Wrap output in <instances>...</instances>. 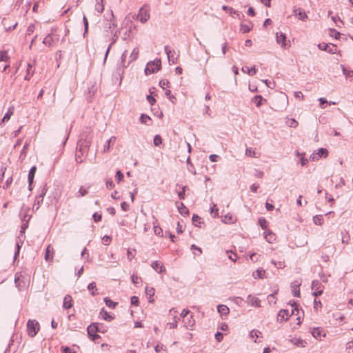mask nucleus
I'll return each mask as SVG.
<instances>
[{
    "label": "nucleus",
    "instance_id": "21",
    "mask_svg": "<svg viewBox=\"0 0 353 353\" xmlns=\"http://www.w3.org/2000/svg\"><path fill=\"white\" fill-rule=\"evenodd\" d=\"M176 204L177 205V208L179 210V213L181 215H188L189 214V210L185 206L183 203L176 202Z\"/></svg>",
    "mask_w": 353,
    "mask_h": 353
},
{
    "label": "nucleus",
    "instance_id": "15",
    "mask_svg": "<svg viewBox=\"0 0 353 353\" xmlns=\"http://www.w3.org/2000/svg\"><path fill=\"white\" fill-rule=\"evenodd\" d=\"M54 250L51 245H48L45 253V260L46 261L52 262L53 260Z\"/></svg>",
    "mask_w": 353,
    "mask_h": 353
},
{
    "label": "nucleus",
    "instance_id": "62",
    "mask_svg": "<svg viewBox=\"0 0 353 353\" xmlns=\"http://www.w3.org/2000/svg\"><path fill=\"white\" fill-rule=\"evenodd\" d=\"M245 154L248 157H255V152L251 148H248L245 150Z\"/></svg>",
    "mask_w": 353,
    "mask_h": 353
},
{
    "label": "nucleus",
    "instance_id": "40",
    "mask_svg": "<svg viewBox=\"0 0 353 353\" xmlns=\"http://www.w3.org/2000/svg\"><path fill=\"white\" fill-rule=\"evenodd\" d=\"M30 219V216H29V218L28 219V220L26 221V222H22V225L21 226V230H20V235L23 237V234H25V231L28 228V222Z\"/></svg>",
    "mask_w": 353,
    "mask_h": 353
},
{
    "label": "nucleus",
    "instance_id": "26",
    "mask_svg": "<svg viewBox=\"0 0 353 353\" xmlns=\"http://www.w3.org/2000/svg\"><path fill=\"white\" fill-rule=\"evenodd\" d=\"M252 102L255 103L256 106V107H260L263 102H266L267 100L263 99V97L261 95H256L254 96L252 99Z\"/></svg>",
    "mask_w": 353,
    "mask_h": 353
},
{
    "label": "nucleus",
    "instance_id": "29",
    "mask_svg": "<svg viewBox=\"0 0 353 353\" xmlns=\"http://www.w3.org/2000/svg\"><path fill=\"white\" fill-rule=\"evenodd\" d=\"M253 28V24L251 21H249L248 24H241L240 30L243 33H247L250 32Z\"/></svg>",
    "mask_w": 353,
    "mask_h": 353
},
{
    "label": "nucleus",
    "instance_id": "23",
    "mask_svg": "<svg viewBox=\"0 0 353 353\" xmlns=\"http://www.w3.org/2000/svg\"><path fill=\"white\" fill-rule=\"evenodd\" d=\"M248 301L250 303L251 305L259 307H261L260 303L261 301L257 297L252 296L249 295L248 296Z\"/></svg>",
    "mask_w": 353,
    "mask_h": 353
},
{
    "label": "nucleus",
    "instance_id": "49",
    "mask_svg": "<svg viewBox=\"0 0 353 353\" xmlns=\"http://www.w3.org/2000/svg\"><path fill=\"white\" fill-rule=\"evenodd\" d=\"M88 193V191L87 189L83 188V187H81L78 193L77 194V197H81L86 195Z\"/></svg>",
    "mask_w": 353,
    "mask_h": 353
},
{
    "label": "nucleus",
    "instance_id": "13",
    "mask_svg": "<svg viewBox=\"0 0 353 353\" xmlns=\"http://www.w3.org/2000/svg\"><path fill=\"white\" fill-rule=\"evenodd\" d=\"M164 49L167 54L168 61L172 64H175L176 63V57H174L175 52L174 50H171L168 46H165Z\"/></svg>",
    "mask_w": 353,
    "mask_h": 353
},
{
    "label": "nucleus",
    "instance_id": "38",
    "mask_svg": "<svg viewBox=\"0 0 353 353\" xmlns=\"http://www.w3.org/2000/svg\"><path fill=\"white\" fill-rule=\"evenodd\" d=\"M341 67L342 68L343 74L346 78L353 77V70H347L343 65H341Z\"/></svg>",
    "mask_w": 353,
    "mask_h": 353
},
{
    "label": "nucleus",
    "instance_id": "51",
    "mask_svg": "<svg viewBox=\"0 0 353 353\" xmlns=\"http://www.w3.org/2000/svg\"><path fill=\"white\" fill-rule=\"evenodd\" d=\"M332 19L336 23V26L338 27H341V25L343 24V22L337 16L332 17Z\"/></svg>",
    "mask_w": 353,
    "mask_h": 353
},
{
    "label": "nucleus",
    "instance_id": "61",
    "mask_svg": "<svg viewBox=\"0 0 353 353\" xmlns=\"http://www.w3.org/2000/svg\"><path fill=\"white\" fill-rule=\"evenodd\" d=\"M169 84L170 82L168 80L163 79L159 81V86L163 89H165V87H168Z\"/></svg>",
    "mask_w": 353,
    "mask_h": 353
},
{
    "label": "nucleus",
    "instance_id": "50",
    "mask_svg": "<svg viewBox=\"0 0 353 353\" xmlns=\"http://www.w3.org/2000/svg\"><path fill=\"white\" fill-rule=\"evenodd\" d=\"M162 143V138L160 135L157 134L154 138V145L155 146H159Z\"/></svg>",
    "mask_w": 353,
    "mask_h": 353
},
{
    "label": "nucleus",
    "instance_id": "64",
    "mask_svg": "<svg viewBox=\"0 0 353 353\" xmlns=\"http://www.w3.org/2000/svg\"><path fill=\"white\" fill-rule=\"evenodd\" d=\"M62 352L63 353H76V352L73 349H71L69 347H63Z\"/></svg>",
    "mask_w": 353,
    "mask_h": 353
},
{
    "label": "nucleus",
    "instance_id": "6",
    "mask_svg": "<svg viewBox=\"0 0 353 353\" xmlns=\"http://www.w3.org/2000/svg\"><path fill=\"white\" fill-rule=\"evenodd\" d=\"M14 283L19 290H22L26 287L25 276L19 272H17L14 276Z\"/></svg>",
    "mask_w": 353,
    "mask_h": 353
},
{
    "label": "nucleus",
    "instance_id": "39",
    "mask_svg": "<svg viewBox=\"0 0 353 353\" xmlns=\"http://www.w3.org/2000/svg\"><path fill=\"white\" fill-rule=\"evenodd\" d=\"M103 301H104L105 305L108 307H110V308H112V309L115 308L116 305H117V303L112 301V300H110L108 297H105Z\"/></svg>",
    "mask_w": 353,
    "mask_h": 353
},
{
    "label": "nucleus",
    "instance_id": "12",
    "mask_svg": "<svg viewBox=\"0 0 353 353\" xmlns=\"http://www.w3.org/2000/svg\"><path fill=\"white\" fill-rule=\"evenodd\" d=\"M30 208L23 205L19 212V217L22 222H26L29 216L31 217V215H29Z\"/></svg>",
    "mask_w": 353,
    "mask_h": 353
},
{
    "label": "nucleus",
    "instance_id": "47",
    "mask_svg": "<svg viewBox=\"0 0 353 353\" xmlns=\"http://www.w3.org/2000/svg\"><path fill=\"white\" fill-rule=\"evenodd\" d=\"M47 191H48V188H47V185L46 184H45L42 188L39 191V199L40 198H44L45 195L47 193Z\"/></svg>",
    "mask_w": 353,
    "mask_h": 353
},
{
    "label": "nucleus",
    "instance_id": "4",
    "mask_svg": "<svg viewBox=\"0 0 353 353\" xmlns=\"http://www.w3.org/2000/svg\"><path fill=\"white\" fill-rule=\"evenodd\" d=\"M39 323L36 320H28L27 322V331L30 337H34L39 330Z\"/></svg>",
    "mask_w": 353,
    "mask_h": 353
},
{
    "label": "nucleus",
    "instance_id": "63",
    "mask_svg": "<svg viewBox=\"0 0 353 353\" xmlns=\"http://www.w3.org/2000/svg\"><path fill=\"white\" fill-rule=\"evenodd\" d=\"M102 242L105 245H108L111 242V238L109 236H107V235H105L103 238H102Z\"/></svg>",
    "mask_w": 353,
    "mask_h": 353
},
{
    "label": "nucleus",
    "instance_id": "9",
    "mask_svg": "<svg viewBox=\"0 0 353 353\" xmlns=\"http://www.w3.org/2000/svg\"><path fill=\"white\" fill-rule=\"evenodd\" d=\"M318 48L321 50L326 51L330 54H336L337 51L336 46V45H332L330 46L329 44L325 43H321L318 45Z\"/></svg>",
    "mask_w": 353,
    "mask_h": 353
},
{
    "label": "nucleus",
    "instance_id": "43",
    "mask_svg": "<svg viewBox=\"0 0 353 353\" xmlns=\"http://www.w3.org/2000/svg\"><path fill=\"white\" fill-rule=\"evenodd\" d=\"M222 221L225 223H234V217L231 214H227L223 218Z\"/></svg>",
    "mask_w": 353,
    "mask_h": 353
},
{
    "label": "nucleus",
    "instance_id": "11",
    "mask_svg": "<svg viewBox=\"0 0 353 353\" xmlns=\"http://www.w3.org/2000/svg\"><path fill=\"white\" fill-rule=\"evenodd\" d=\"M137 19L144 23L150 19V14L145 9L142 8L139 11Z\"/></svg>",
    "mask_w": 353,
    "mask_h": 353
},
{
    "label": "nucleus",
    "instance_id": "53",
    "mask_svg": "<svg viewBox=\"0 0 353 353\" xmlns=\"http://www.w3.org/2000/svg\"><path fill=\"white\" fill-rule=\"evenodd\" d=\"M150 120V117L148 115L142 114L140 117V121L141 123L147 124L148 121Z\"/></svg>",
    "mask_w": 353,
    "mask_h": 353
},
{
    "label": "nucleus",
    "instance_id": "59",
    "mask_svg": "<svg viewBox=\"0 0 353 353\" xmlns=\"http://www.w3.org/2000/svg\"><path fill=\"white\" fill-rule=\"evenodd\" d=\"M132 281L135 285L139 284L141 281V278L137 275L132 274Z\"/></svg>",
    "mask_w": 353,
    "mask_h": 353
},
{
    "label": "nucleus",
    "instance_id": "58",
    "mask_svg": "<svg viewBox=\"0 0 353 353\" xmlns=\"http://www.w3.org/2000/svg\"><path fill=\"white\" fill-rule=\"evenodd\" d=\"M313 221L316 225H321L322 224V216L321 215L320 216H317V215L314 216L313 217Z\"/></svg>",
    "mask_w": 353,
    "mask_h": 353
},
{
    "label": "nucleus",
    "instance_id": "31",
    "mask_svg": "<svg viewBox=\"0 0 353 353\" xmlns=\"http://www.w3.org/2000/svg\"><path fill=\"white\" fill-rule=\"evenodd\" d=\"M54 39L51 35V34H48L43 40V43L48 47H51L54 45Z\"/></svg>",
    "mask_w": 353,
    "mask_h": 353
},
{
    "label": "nucleus",
    "instance_id": "25",
    "mask_svg": "<svg viewBox=\"0 0 353 353\" xmlns=\"http://www.w3.org/2000/svg\"><path fill=\"white\" fill-rule=\"evenodd\" d=\"M72 299L70 295H66L63 299V307L65 309H69L72 306Z\"/></svg>",
    "mask_w": 353,
    "mask_h": 353
},
{
    "label": "nucleus",
    "instance_id": "16",
    "mask_svg": "<svg viewBox=\"0 0 353 353\" xmlns=\"http://www.w3.org/2000/svg\"><path fill=\"white\" fill-rule=\"evenodd\" d=\"M328 155V151L325 148H319L316 154H313L311 158L313 160H318L319 157H326Z\"/></svg>",
    "mask_w": 353,
    "mask_h": 353
},
{
    "label": "nucleus",
    "instance_id": "5",
    "mask_svg": "<svg viewBox=\"0 0 353 353\" xmlns=\"http://www.w3.org/2000/svg\"><path fill=\"white\" fill-rule=\"evenodd\" d=\"M324 286L321 284V283L318 280H314L312 283V290L313 292V295L315 297H317L323 294Z\"/></svg>",
    "mask_w": 353,
    "mask_h": 353
},
{
    "label": "nucleus",
    "instance_id": "19",
    "mask_svg": "<svg viewBox=\"0 0 353 353\" xmlns=\"http://www.w3.org/2000/svg\"><path fill=\"white\" fill-rule=\"evenodd\" d=\"M18 239H19L16 242V251L14 252V259L17 257V256L19 254L20 249L23 244L25 236H23L22 239L21 238V236H19Z\"/></svg>",
    "mask_w": 353,
    "mask_h": 353
},
{
    "label": "nucleus",
    "instance_id": "42",
    "mask_svg": "<svg viewBox=\"0 0 353 353\" xmlns=\"http://www.w3.org/2000/svg\"><path fill=\"white\" fill-rule=\"evenodd\" d=\"M88 289L91 292L92 295H95L97 294L96 291H97V288L96 286L95 282H92L88 285Z\"/></svg>",
    "mask_w": 353,
    "mask_h": 353
},
{
    "label": "nucleus",
    "instance_id": "52",
    "mask_svg": "<svg viewBox=\"0 0 353 353\" xmlns=\"http://www.w3.org/2000/svg\"><path fill=\"white\" fill-rule=\"evenodd\" d=\"M330 35L334 37L335 39H339L340 37V32L334 28L330 29Z\"/></svg>",
    "mask_w": 353,
    "mask_h": 353
},
{
    "label": "nucleus",
    "instance_id": "45",
    "mask_svg": "<svg viewBox=\"0 0 353 353\" xmlns=\"http://www.w3.org/2000/svg\"><path fill=\"white\" fill-rule=\"evenodd\" d=\"M155 290L152 287H146L145 288V294L150 299L152 296L154 295Z\"/></svg>",
    "mask_w": 353,
    "mask_h": 353
},
{
    "label": "nucleus",
    "instance_id": "33",
    "mask_svg": "<svg viewBox=\"0 0 353 353\" xmlns=\"http://www.w3.org/2000/svg\"><path fill=\"white\" fill-rule=\"evenodd\" d=\"M241 71L244 73H248L250 76H253L256 74V70L255 66H253L251 68H249L247 66H243L241 68Z\"/></svg>",
    "mask_w": 353,
    "mask_h": 353
},
{
    "label": "nucleus",
    "instance_id": "44",
    "mask_svg": "<svg viewBox=\"0 0 353 353\" xmlns=\"http://www.w3.org/2000/svg\"><path fill=\"white\" fill-rule=\"evenodd\" d=\"M193 224L195 226L201 227L199 224L201 223V217L197 214H194L192 218Z\"/></svg>",
    "mask_w": 353,
    "mask_h": 353
},
{
    "label": "nucleus",
    "instance_id": "8",
    "mask_svg": "<svg viewBox=\"0 0 353 353\" xmlns=\"http://www.w3.org/2000/svg\"><path fill=\"white\" fill-rule=\"evenodd\" d=\"M276 40L278 44L281 45V47L283 48H287L290 46V43H286V36L283 32H277L276 34Z\"/></svg>",
    "mask_w": 353,
    "mask_h": 353
},
{
    "label": "nucleus",
    "instance_id": "46",
    "mask_svg": "<svg viewBox=\"0 0 353 353\" xmlns=\"http://www.w3.org/2000/svg\"><path fill=\"white\" fill-rule=\"evenodd\" d=\"M259 224L260 225L262 229H266L268 225V223L265 218H260L259 219Z\"/></svg>",
    "mask_w": 353,
    "mask_h": 353
},
{
    "label": "nucleus",
    "instance_id": "48",
    "mask_svg": "<svg viewBox=\"0 0 353 353\" xmlns=\"http://www.w3.org/2000/svg\"><path fill=\"white\" fill-rule=\"evenodd\" d=\"M116 139V137H112L110 139H108L107 141H106V143L104 145V147H103V152H106L109 150V148H110V143L112 140H115Z\"/></svg>",
    "mask_w": 353,
    "mask_h": 353
},
{
    "label": "nucleus",
    "instance_id": "22",
    "mask_svg": "<svg viewBox=\"0 0 353 353\" xmlns=\"http://www.w3.org/2000/svg\"><path fill=\"white\" fill-rule=\"evenodd\" d=\"M34 72V70L33 68V65L31 63H28L27 65L26 74L25 76V79L29 81L30 78L33 76Z\"/></svg>",
    "mask_w": 353,
    "mask_h": 353
},
{
    "label": "nucleus",
    "instance_id": "56",
    "mask_svg": "<svg viewBox=\"0 0 353 353\" xmlns=\"http://www.w3.org/2000/svg\"><path fill=\"white\" fill-rule=\"evenodd\" d=\"M261 334V332L256 330H253L250 332V336L251 338H259L260 335Z\"/></svg>",
    "mask_w": 353,
    "mask_h": 353
},
{
    "label": "nucleus",
    "instance_id": "35",
    "mask_svg": "<svg viewBox=\"0 0 353 353\" xmlns=\"http://www.w3.org/2000/svg\"><path fill=\"white\" fill-rule=\"evenodd\" d=\"M13 113L14 107L9 108L7 112L5 114L3 118L2 119V122L8 121L10 119V117L13 114Z\"/></svg>",
    "mask_w": 353,
    "mask_h": 353
},
{
    "label": "nucleus",
    "instance_id": "30",
    "mask_svg": "<svg viewBox=\"0 0 353 353\" xmlns=\"http://www.w3.org/2000/svg\"><path fill=\"white\" fill-rule=\"evenodd\" d=\"M100 314L103 319L108 321H111L114 319V317L110 315L104 308L101 309Z\"/></svg>",
    "mask_w": 353,
    "mask_h": 353
},
{
    "label": "nucleus",
    "instance_id": "28",
    "mask_svg": "<svg viewBox=\"0 0 353 353\" xmlns=\"http://www.w3.org/2000/svg\"><path fill=\"white\" fill-rule=\"evenodd\" d=\"M185 326L187 329L193 330V327L195 325V320L193 319V316L191 315L190 319L184 321Z\"/></svg>",
    "mask_w": 353,
    "mask_h": 353
},
{
    "label": "nucleus",
    "instance_id": "10",
    "mask_svg": "<svg viewBox=\"0 0 353 353\" xmlns=\"http://www.w3.org/2000/svg\"><path fill=\"white\" fill-rule=\"evenodd\" d=\"M105 20L107 21V23L104 25V28L106 29H111L112 27H116L117 24L114 23V17L112 11L110 13L107 14L104 16Z\"/></svg>",
    "mask_w": 353,
    "mask_h": 353
},
{
    "label": "nucleus",
    "instance_id": "24",
    "mask_svg": "<svg viewBox=\"0 0 353 353\" xmlns=\"http://www.w3.org/2000/svg\"><path fill=\"white\" fill-rule=\"evenodd\" d=\"M88 152H83L79 151V148H77L75 154V159L77 163H81L83 161V157L88 154Z\"/></svg>",
    "mask_w": 353,
    "mask_h": 353
},
{
    "label": "nucleus",
    "instance_id": "1",
    "mask_svg": "<svg viewBox=\"0 0 353 353\" xmlns=\"http://www.w3.org/2000/svg\"><path fill=\"white\" fill-rule=\"evenodd\" d=\"M92 139V130L89 127L83 128L77 142V148L80 152H88Z\"/></svg>",
    "mask_w": 353,
    "mask_h": 353
},
{
    "label": "nucleus",
    "instance_id": "17",
    "mask_svg": "<svg viewBox=\"0 0 353 353\" xmlns=\"http://www.w3.org/2000/svg\"><path fill=\"white\" fill-rule=\"evenodd\" d=\"M151 267L158 273H162L165 271V267L159 261L152 262Z\"/></svg>",
    "mask_w": 353,
    "mask_h": 353
},
{
    "label": "nucleus",
    "instance_id": "2",
    "mask_svg": "<svg viewBox=\"0 0 353 353\" xmlns=\"http://www.w3.org/2000/svg\"><path fill=\"white\" fill-rule=\"evenodd\" d=\"M292 310L291 314L289 313V311L288 310H281L277 315V321L282 322V321H286L289 316L291 315H296L298 316L297 320H298V325H300L301 323V317L300 316V310L299 309L298 305L296 304V303H294V304L292 305Z\"/></svg>",
    "mask_w": 353,
    "mask_h": 353
},
{
    "label": "nucleus",
    "instance_id": "36",
    "mask_svg": "<svg viewBox=\"0 0 353 353\" xmlns=\"http://www.w3.org/2000/svg\"><path fill=\"white\" fill-rule=\"evenodd\" d=\"M218 312L221 314V315H227L229 312H230V310L229 308L225 305H218Z\"/></svg>",
    "mask_w": 353,
    "mask_h": 353
},
{
    "label": "nucleus",
    "instance_id": "60",
    "mask_svg": "<svg viewBox=\"0 0 353 353\" xmlns=\"http://www.w3.org/2000/svg\"><path fill=\"white\" fill-rule=\"evenodd\" d=\"M299 16V19L304 21L305 19L307 18V16L306 13L303 10H299V13L297 14Z\"/></svg>",
    "mask_w": 353,
    "mask_h": 353
},
{
    "label": "nucleus",
    "instance_id": "27",
    "mask_svg": "<svg viewBox=\"0 0 353 353\" xmlns=\"http://www.w3.org/2000/svg\"><path fill=\"white\" fill-rule=\"evenodd\" d=\"M264 238L268 243H272L275 241V234L271 231L265 232Z\"/></svg>",
    "mask_w": 353,
    "mask_h": 353
},
{
    "label": "nucleus",
    "instance_id": "20",
    "mask_svg": "<svg viewBox=\"0 0 353 353\" xmlns=\"http://www.w3.org/2000/svg\"><path fill=\"white\" fill-rule=\"evenodd\" d=\"M30 140H26V142H25V144L23 147V149L21 152V154L19 155V159L21 160V161H23L26 157V155H27V150H28V148L30 145Z\"/></svg>",
    "mask_w": 353,
    "mask_h": 353
},
{
    "label": "nucleus",
    "instance_id": "55",
    "mask_svg": "<svg viewBox=\"0 0 353 353\" xmlns=\"http://www.w3.org/2000/svg\"><path fill=\"white\" fill-rule=\"evenodd\" d=\"M9 57L6 51H1L0 53V61H7Z\"/></svg>",
    "mask_w": 353,
    "mask_h": 353
},
{
    "label": "nucleus",
    "instance_id": "34",
    "mask_svg": "<svg viewBox=\"0 0 353 353\" xmlns=\"http://www.w3.org/2000/svg\"><path fill=\"white\" fill-rule=\"evenodd\" d=\"M104 0H96L95 10L101 13L104 10Z\"/></svg>",
    "mask_w": 353,
    "mask_h": 353
},
{
    "label": "nucleus",
    "instance_id": "54",
    "mask_svg": "<svg viewBox=\"0 0 353 353\" xmlns=\"http://www.w3.org/2000/svg\"><path fill=\"white\" fill-rule=\"evenodd\" d=\"M218 211H219V210L216 208V205L215 203H212V205L210 206L211 214L214 212V216H218V215H219Z\"/></svg>",
    "mask_w": 353,
    "mask_h": 353
},
{
    "label": "nucleus",
    "instance_id": "32",
    "mask_svg": "<svg viewBox=\"0 0 353 353\" xmlns=\"http://www.w3.org/2000/svg\"><path fill=\"white\" fill-rule=\"evenodd\" d=\"M265 274V271L263 268H259L254 271L252 276L254 279H262Z\"/></svg>",
    "mask_w": 353,
    "mask_h": 353
},
{
    "label": "nucleus",
    "instance_id": "3",
    "mask_svg": "<svg viewBox=\"0 0 353 353\" xmlns=\"http://www.w3.org/2000/svg\"><path fill=\"white\" fill-rule=\"evenodd\" d=\"M161 68V61L160 59H155L153 61H150L147 63L145 68V73L150 74L158 72Z\"/></svg>",
    "mask_w": 353,
    "mask_h": 353
},
{
    "label": "nucleus",
    "instance_id": "37",
    "mask_svg": "<svg viewBox=\"0 0 353 353\" xmlns=\"http://www.w3.org/2000/svg\"><path fill=\"white\" fill-rule=\"evenodd\" d=\"M139 50L138 48H134L130 56V62L134 61L137 59L139 56Z\"/></svg>",
    "mask_w": 353,
    "mask_h": 353
},
{
    "label": "nucleus",
    "instance_id": "7",
    "mask_svg": "<svg viewBox=\"0 0 353 353\" xmlns=\"http://www.w3.org/2000/svg\"><path fill=\"white\" fill-rule=\"evenodd\" d=\"M88 334L92 341L96 339L100 338V336L97 334L99 332L97 323H92L87 328Z\"/></svg>",
    "mask_w": 353,
    "mask_h": 353
},
{
    "label": "nucleus",
    "instance_id": "14",
    "mask_svg": "<svg viewBox=\"0 0 353 353\" xmlns=\"http://www.w3.org/2000/svg\"><path fill=\"white\" fill-rule=\"evenodd\" d=\"M312 335L316 339L321 340L322 337L325 336V332L320 327H314L311 331Z\"/></svg>",
    "mask_w": 353,
    "mask_h": 353
},
{
    "label": "nucleus",
    "instance_id": "57",
    "mask_svg": "<svg viewBox=\"0 0 353 353\" xmlns=\"http://www.w3.org/2000/svg\"><path fill=\"white\" fill-rule=\"evenodd\" d=\"M115 178H116L117 183H119L120 181H121L123 180V174L121 172V171L118 170L116 172Z\"/></svg>",
    "mask_w": 353,
    "mask_h": 353
},
{
    "label": "nucleus",
    "instance_id": "41",
    "mask_svg": "<svg viewBox=\"0 0 353 353\" xmlns=\"http://www.w3.org/2000/svg\"><path fill=\"white\" fill-rule=\"evenodd\" d=\"M83 26H84L83 37H85V35L88 34V26H89L88 20L87 17H85V15H83Z\"/></svg>",
    "mask_w": 353,
    "mask_h": 353
},
{
    "label": "nucleus",
    "instance_id": "18",
    "mask_svg": "<svg viewBox=\"0 0 353 353\" xmlns=\"http://www.w3.org/2000/svg\"><path fill=\"white\" fill-rule=\"evenodd\" d=\"M36 171H37V167L35 165H34L30 168L29 173H28V180L30 190H32L31 185H32V183H33V180L34 178Z\"/></svg>",
    "mask_w": 353,
    "mask_h": 353
}]
</instances>
